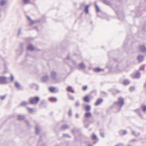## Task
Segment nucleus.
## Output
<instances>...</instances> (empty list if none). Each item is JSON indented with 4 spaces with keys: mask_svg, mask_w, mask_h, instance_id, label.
Instances as JSON below:
<instances>
[{
    "mask_svg": "<svg viewBox=\"0 0 146 146\" xmlns=\"http://www.w3.org/2000/svg\"><path fill=\"white\" fill-rule=\"evenodd\" d=\"M4 98H5V97H1V98L3 100Z\"/></svg>",
    "mask_w": 146,
    "mask_h": 146,
    "instance_id": "c85d7f7f",
    "label": "nucleus"
},
{
    "mask_svg": "<svg viewBox=\"0 0 146 146\" xmlns=\"http://www.w3.org/2000/svg\"><path fill=\"white\" fill-rule=\"evenodd\" d=\"M39 98L38 97H36L31 98L29 100V102L31 104H36L39 101Z\"/></svg>",
    "mask_w": 146,
    "mask_h": 146,
    "instance_id": "f03ea898",
    "label": "nucleus"
},
{
    "mask_svg": "<svg viewBox=\"0 0 146 146\" xmlns=\"http://www.w3.org/2000/svg\"><path fill=\"white\" fill-rule=\"evenodd\" d=\"M15 86L17 87H18L19 86V84L17 83H16L15 84Z\"/></svg>",
    "mask_w": 146,
    "mask_h": 146,
    "instance_id": "bb28decb",
    "label": "nucleus"
},
{
    "mask_svg": "<svg viewBox=\"0 0 146 146\" xmlns=\"http://www.w3.org/2000/svg\"><path fill=\"white\" fill-rule=\"evenodd\" d=\"M129 82L127 80H125L123 81V83L125 85H126L128 84Z\"/></svg>",
    "mask_w": 146,
    "mask_h": 146,
    "instance_id": "412c9836",
    "label": "nucleus"
},
{
    "mask_svg": "<svg viewBox=\"0 0 146 146\" xmlns=\"http://www.w3.org/2000/svg\"><path fill=\"white\" fill-rule=\"evenodd\" d=\"M5 3V1L3 0H2L0 2V4L1 5H3Z\"/></svg>",
    "mask_w": 146,
    "mask_h": 146,
    "instance_id": "393cba45",
    "label": "nucleus"
},
{
    "mask_svg": "<svg viewBox=\"0 0 146 146\" xmlns=\"http://www.w3.org/2000/svg\"><path fill=\"white\" fill-rule=\"evenodd\" d=\"M28 103L27 102H23L21 103L20 105L22 106H24L26 105Z\"/></svg>",
    "mask_w": 146,
    "mask_h": 146,
    "instance_id": "a211bd4d",
    "label": "nucleus"
},
{
    "mask_svg": "<svg viewBox=\"0 0 146 146\" xmlns=\"http://www.w3.org/2000/svg\"><path fill=\"white\" fill-rule=\"evenodd\" d=\"M88 8H89V6H86L85 7V11L86 12V13H88Z\"/></svg>",
    "mask_w": 146,
    "mask_h": 146,
    "instance_id": "dca6fc26",
    "label": "nucleus"
},
{
    "mask_svg": "<svg viewBox=\"0 0 146 146\" xmlns=\"http://www.w3.org/2000/svg\"><path fill=\"white\" fill-rule=\"evenodd\" d=\"M124 103L123 98L121 97H120L118 99V102H115L114 104L115 105H117L121 107L123 105Z\"/></svg>",
    "mask_w": 146,
    "mask_h": 146,
    "instance_id": "f257e3e1",
    "label": "nucleus"
},
{
    "mask_svg": "<svg viewBox=\"0 0 146 146\" xmlns=\"http://www.w3.org/2000/svg\"><path fill=\"white\" fill-rule=\"evenodd\" d=\"M6 78L5 77H0V83H4L6 82Z\"/></svg>",
    "mask_w": 146,
    "mask_h": 146,
    "instance_id": "7ed1b4c3",
    "label": "nucleus"
},
{
    "mask_svg": "<svg viewBox=\"0 0 146 146\" xmlns=\"http://www.w3.org/2000/svg\"><path fill=\"white\" fill-rule=\"evenodd\" d=\"M140 50L141 52H145L146 50V49L144 46L141 45L139 47Z\"/></svg>",
    "mask_w": 146,
    "mask_h": 146,
    "instance_id": "423d86ee",
    "label": "nucleus"
},
{
    "mask_svg": "<svg viewBox=\"0 0 146 146\" xmlns=\"http://www.w3.org/2000/svg\"><path fill=\"white\" fill-rule=\"evenodd\" d=\"M87 88V86H84L83 87H82V90H86Z\"/></svg>",
    "mask_w": 146,
    "mask_h": 146,
    "instance_id": "b1692460",
    "label": "nucleus"
},
{
    "mask_svg": "<svg viewBox=\"0 0 146 146\" xmlns=\"http://www.w3.org/2000/svg\"><path fill=\"white\" fill-rule=\"evenodd\" d=\"M84 101L86 102H90L89 98L88 96H85L83 98Z\"/></svg>",
    "mask_w": 146,
    "mask_h": 146,
    "instance_id": "6e6552de",
    "label": "nucleus"
},
{
    "mask_svg": "<svg viewBox=\"0 0 146 146\" xmlns=\"http://www.w3.org/2000/svg\"><path fill=\"white\" fill-rule=\"evenodd\" d=\"M140 76V74L139 72L136 73L134 76V78H138Z\"/></svg>",
    "mask_w": 146,
    "mask_h": 146,
    "instance_id": "ddd939ff",
    "label": "nucleus"
},
{
    "mask_svg": "<svg viewBox=\"0 0 146 146\" xmlns=\"http://www.w3.org/2000/svg\"><path fill=\"white\" fill-rule=\"evenodd\" d=\"M103 102V100L101 98L98 99L96 102L95 104V106H97Z\"/></svg>",
    "mask_w": 146,
    "mask_h": 146,
    "instance_id": "20e7f679",
    "label": "nucleus"
},
{
    "mask_svg": "<svg viewBox=\"0 0 146 146\" xmlns=\"http://www.w3.org/2000/svg\"><path fill=\"white\" fill-rule=\"evenodd\" d=\"M143 59V57L142 56H139L138 57V60L139 62H141Z\"/></svg>",
    "mask_w": 146,
    "mask_h": 146,
    "instance_id": "9b49d317",
    "label": "nucleus"
},
{
    "mask_svg": "<svg viewBox=\"0 0 146 146\" xmlns=\"http://www.w3.org/2000/svg\"><path fill=\"white\" fill-rule=\"evenodd\" d=\"M96 9L97 12H98L100 11V10L99 9V7L98 6H96Z\"/></svg>",
    "mask_w": 146,
    "mask_h": 146,
    "instance_id": "a878e982",
    "label": "nucleus"
},
{
    "mask_svg": "<svg viewBox=\"0 0 146 146\" xmlns=\"http://www.w3.org/2000/svg\"><path fill=\"white\" fill-rule=\"evenodd\" d=\"M11 81H12L13 80L14 78L12 75H11Z\"/></svg>",
    "mask_w": 146,
    "mask_h": 146,
    "instance_id": "cd10ccee",
    "label": "nucleus"
},
{
    "mask_svg": "<svg viewBox=\"0 0 146 146\" xmlns=\"http://www.w3.org/2000/svg\"><path fill=\"white\" fill-rule=\"evenodd\" d=\"M27 109L30 113H32L34 112V110L33 109L31 108H27Z\"/></svg>",
    "mask_w": 146,
    "mask_h": 146,
    "instance_id": "f3484780",
    "label": "nucleus"
},
{
    "mask_svg": "<svg viewBox=\"0 0 146 146\" xmlns=\"http://www.w3.org/2000/svg\"><path fill=\"white\" fill-rule=\"evenodd\" d=\"M80 69H83L85 68V66L83 63H81L79 65Z\"/></svg>",
    "mask_w": 146,
    "mask_h": 146,
    "instance_id": "f8f14e48",
    "label": "nucleus"
},
{
    "mask_svg": "<svg viewBox=\"0 0 146 146\" xmlns=\"http://www.w3.org/2000/svg\"><path fill=\"white\" fill-rule=\"evenodd\" d=\"M48 100L49 101L51 102H56L57 101V99L56 98H48Z\"/></svg>",
    "mask_w": 146,
    "mask_h": 146,
    "instance_id": "1a4fd4ad",
    "label": "nucleus"
},
{
    "mask_svg": "<svg viewBox=\"0 0 146 146\" xmlns=\"http://www.w3.org/2000/svg\"><path fill=\"white\" fill-rule=\"evenodd\" d=\"M27 48V49L31 51H33L35 49L34 47L31 44L28 46Z\"/></svg>",
    "mask_w": 146,
    "mask_h": 146,
    "instance_id": "39448f33",
    "label": "nucleus"
},
{
    "mask_svg": "<svg viewBox=\"0 0 146 146\" xmlns=\"http://www.w3.org/2000/svg\"><path fill=\"white\" fill-rule=\"evenodd\" d=\"M88 146H92L91 145H89Z\"/></svg>",
    "mask_w": 146,
    "mask_h": 146,
    "instance_id": "7c9ffc66",
    "label": "nucleus"
},
{
    "mask_svg": "<svg viewBox=\"0 0 146 146\" xmlns=\"http://www.w3.org/2000/svg\"><path fill=\"white\" fill-rule=\"evenodd\" d=\"M85 110L86 111H89L90 109V107L89 105H87L85 107Z\"/></svg>",
    "mask_w": 146,
    "mask_h": 146,
    "instance_id": "2eb2a0df",
    "label": "nucleus"
},
{
    "mask_svg": "<svg viewBox=\"0 0 146 146\" xmlns=\"http://www.w3.org/2000/svg\"><path fill=\"white\" fill-rule=\"evenodd\" d=\"M24 2L25 3H29L30 0H23Z\"/></svg>",
    "mask_w": 146,
    "mask_h": 146,
    "instance_id": "5701e85b",
    "label": "nucleus"
},
{
    "mask_svg": "<svg viewBox=\"0 0 146 146\" xmlns=\"http://www.w3.org/2000/svg\"><path fill=\"white\" fill-rule=\"evenodd\" d=\"M76 117H79V115H78V114H77V115H76Z\"/></svg>",
    "mask_w": 146,
    "mask_h": 146,
    "instance_id": "c756f323",
    "label": "nucleus"
},
{
    "mask_svg": "<svg viewBox=\"0 0 146 146\" xmlns=\"http://www.w3.org/2000/svg\"><path fill=\"white\" fill-rule=\"evenodd\" d=\"M94 70L95 72H99L102 71V70L99 68H96L94 69Z\"/></svg>",
    "mask_w": 146,
    "mask_h": 146,
    "instance_id": "6ab92c4d",
    "label": "nucleus"
},
{
    "mask_svg": "<svg viewBox=\"0 0 146 146\" xmlns=\"http://www.w3.org/2000/svg\"><path fill=\"white\" fill-rule=\"evenodd\" d=\"M92 139L93 140H96L97 139V137L96 135L94 134H93L92 136Z\"/></svg>",
    "mask_w": 146,
    "mask_h": 146,
    "instance_id": "aec40b11",
    "label": "nucleus"
},
{
    "mask_svg": "<svg viewBox=\"0 0 146 146\" xmlns=\"http://www.w3.org/2000/svg\"><path fill=\"white\" fill-rule=\"evenodd\" d=\"M142 110L143 111H145L146 110V106H143L142 107Z\"/></svg>",
    "mask_w": 146,
    "mask_h": 146,
    "instance_id": "4be33fe9",
    "label": "nucleus"
},
{
    "mask_svg": "<svg viewBox=\"0 0 146 146\" xmlns=\"http://www.w3.org/2000/svg\"><path fill=\"white\" fill-rule=\"evenodd\" d=\"M66 90L67 91L70 92L72 93L74 92V90L72 89L71 87L68 86L67 87L66 89Z\"/></svg>",
    "mask_w": 146,
    "mask_h": 146,
    "instance_id": "0eeeda50",
    "label": "nucleus"
},
{
    "mask_svg": "<svg viewBox=\"0 0 146 146\" xmlns=\"http://www.w3.org/2000/svg\"><path fill=\"white\" fill-rule=\"evenodd\" d=\"M49 90L51 92H54L55 90V88L53 87H50L49 88Z\"/></svg>",
    "mask_w": 146,
    "mask_h": 146,
    "instance_id": "4468645a",
    "label": "nucleus"
},
{
    "mask_svg": "<svg viewBox=\"0 0 146 146\" xmlns=\"http://www.w3.org/2000/svg\"><path fill=\"white\" fill-rule=\"evenodd\" d=\"M91 114L90 112H87L85 114V117H90L91 116Z\"/></svg>",
    "mask_w": 146,
    "mask_h": 146,
    "instance_id": "9d476101",
    "label": "nucleus"
}]
</instances>
